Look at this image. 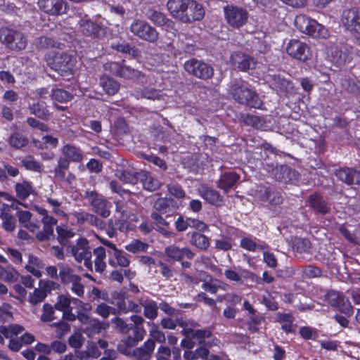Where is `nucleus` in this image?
Listing matches in <instances>:
<instances>
[{
    "instance_id": "nucleus-1",
    "label": "nucleus",
    "mask_w": 360,
    "mask_h": 360,
    "mask_svg": "<svg viewBox=\"0 0 360 360\" xmlns=\"http://www.w3.org/2000/svg\"><path fill=\"white\" fill-rule=\"evenodd\" d=\"M230 94L238 103L250 108H261L262 101L250 85L243 80H236L231 84Z\"/></svg>"
},
{
    "instance_id": "nucleus-2",
    "label": "nucleus",
    "mask_w": 360,
    "mask_h": 360,
    "mask_svg": "<svg viewBox=\"0 0 360 360\" xmlns=\"http://www.w3.org/2000/svg\"><path fill=\"white\" fill-rule=\"evenodd\" d=\"M0 43L9 51L20 52L26 49L27 39L20 30L3 26L0 28Z\"/></svg>"
},
{
    "instance_id": "nucleus-3",
    "label": "nucleus",
    "mask_w": 360,
    "mask_h": 360,
    "mask_svg": "<svg viewBox=\"0 0 360 360\" xmlns=\"http://www.w3.org/2000/svg\"><path fill=\"white\" fill-rule=\"evenodd\" d=\"M294 22L300 32L314 38L326 39L329 36L328 30L323 25L306 15H297Z\"/></svg>"
},
{
    "instance_id": "nucleus-4",
    "label": "nucleus",
    "mask_w": 360,
    "mask_h": 360,
    "mask_svg": "<svg viewBox=\"0 0 360 360\" xmlns=\"http://www.w3.org/2000/svg\"><path fill=\"white\" fill-rule=\"evenodd\" d=\"M164 255L167 262L172 264L176 262H180L184 269H190L192 266L191 262L186 261L184 259L192 260L195 256L190 248L186 246L180 248L175 244L167 246L164 250Z\"/></svg>"
},
{
    "instance_id": "nucleus-5",
    "label": "nucleus",
    "mask_w": 360,
    "mask_h": 360,
    "mask_svg": "<svg viewBox=\"0 0 360 360\" xmlns=\"http://www.w3.org/2000/svg\"><path fill=\"white\" fill-rule=\"evenodd\" d=\"M223 12L226 22L232 29L240 30L248 21V11L243 6L228 4L223 7Z\"/></svg>"
},
{
    "instance_id": "nucleus-6",
    "label": "nucleus",
    "mask_w": 360,
    "mask_h": 360,
    "mask_svg": "<svg viewBox=\"0 0 360 360\" xmlns=\"http://www.w3.org/2000/svg\"><path fill=\"white\" fill-rule=\"evenodd\" d=\"M58 276L60 281L63 285H69L71 284L72 292L78 297H82L84 294V287L82 283V278L80 276L75 273V270L68 264L59 263Z\"/></svg>"
},
{
    "instance_id": "nucleus-7",
    "label": "nucleus",
    "mask_w": 360,
    "mask_h": 360,
    "mask_svg": "<svg viewBox=\"0 0 360 360\" xmlns=\"http://www.w3.org/2000/svg\"><path fill=\"white\" fill-rule=\"evenodd\" d=\"M103 70L110 75L127 80H134L141 76V72L125 64V60L108 61L103 64Z\"/></svg>"
},
{
    "instance_id": "nucleus-8",
    "label": "nucleus",
    "mask_w": 360,
    "mask_h": 360,
    "mask_svg": "<svg viewBox=\"0 0 360 360\" xmlns=\"http://www.w3.org/2000/svg\"><path fill=\"white\" fill-rule=\"evenodd\" d=\"M131 32L149 43H155L159 38L157 30L145 20L135 19L130 25Z\"/></svg>"
},
{
    "instance_id": "nucleus-9",
    "label": "nucleus",
    "mask_w": 360,
    "mask_h": 360,
    "mask_svg": "<svg viewBox=\"0 0 360 360\" xmlns=\"http://www.w3.org/2000/svg\"><path fill=\"white\" fill-rule=\"evenodd\" d=\"M184 68L190 75L203 80L212 78L214 75L212 66L196 58L186 60L184 64Z\"/></svg>"
},
{
    "instance_id": "nucleus-10",
    "label": "nucleus",
    "mask_w": 360,
    "mask_h": 360,
    "mask_svg": "<svg viewBox=\"0 0 360 360\" xmlns=\"http://www.w3.org/2000/svg\"><path fill=\"white\" fill-rule=\"evenodd\" d=\"M70 252L78 262L84 261V266L90 271L93 270L91 260V251L88 240L85 238H79L75 245L70 246Z\"/></svg>"
},
{
    "instance_id": "nucleus-11",
    "label": "nucleus",
    "mask_w": 360,
    "mask_h": 360,
    "mask_svg": "<svg viewBox=\"0 0 360 360\" xmlns=\"http://www.w3.org/2000/svg\"><path fill=\"white\" fill-rule=\"evenodd\" d=\"M79 31L85 37L99 39L106 34V28L101 23L93 21L86 15L78 21Z\"/></svg>"
},
{
    "instance_id": "nucleus-12",
    "label": "nucleus",
    "mask_w": 360,
    "mask_h": 360,
    "mask_svg": "<svg viewBox=\"0 0 360 360\" xmlns=\"http://www.w3.org/2000/svg\"><path fill=\"white\" fill-rule=\"evenodd\" d=\"M324 297L330 307L336 309L341 313L350 314L353 312L351 302L342 292L329 290L325 294Z\"/></svg>"
},
{
    "instance_id": "nucleus-13",
    "label": "nucleus",
    "mask_w": 360,
    "mask_h": 360,
    "mask_svg": "<svg viewBox=\"0 0 360 360\" xmlns=\"http://www.w3.org/2000/svg\"><path fill=\"white\" fill-rule=\"evenodd\" d=\"M84 198L86 199L92 207L94 212L107 218L110 214L111 205L105 198L95 191H86Z\"/></svg>"
},
{
    "instance_id": "nucleus-14",
    "label": "nucleus",
    "mask_w": 360,
    "mask_h": 360,
    "mask_svg": "<svg viewBox=\"0 0 360 360\" xmlns=\"http://www.w3.org/2000/svg\"><path fill=\"white\" fill-rule=\"evenodd\" d=\"M344 27L352 34L360 36V8L345 9L341 15Z\"/></svg>"
},
{
    "instance_id": "nucleus-15",
    "label": "nucleus",
    "mask_w": 360,
    "mask_h": 360,
    "mask_svg": "<svg viewBox=\"0 0 360 360\" xmlns=\"http://www.w3.org/2000/svg\"><path fill=\"white\" fill-rule=\"evenodd\" d=\"M182 332L186 338L196 340L198 345L200 346L212 347L217 345L218 340L215 338L210 340L206 341V339H209L212 337V331L210 328L203 329L184 328Z\"/></svg>"
},
{
    "instance_id": "nucleus-16",
    "label": "nucleus",
    "mask_w": 360,
    "mask_h": 360,
    "mask_svg": "<svg viewBox=\"0 0 360 360\" xmlns=\"http://www.w3.org/2000/svg\"><path fill=\"white\" fill-rule=\"evenodd\" d=\"M287 53L292 58L306 62L311 59L312 55L309 46L299 39H290L286 46Z\"/></svg>"
},
{
    "instance_id": "nucleus-17",
    "label": "nucleus",
    "mask_w": 360,
    "mask_h": 360,
    "mask_svg": "<svg viewBox=\"0 0 360 360\" xmlns=\"http://www.w3.org/2000/svg\"><path fill=\"white\" fill-rule=\"evenodd\" d=\"M22 205L18 200H14L11 205L3 203L1 207L0 217L2 219V227L7 231L12 232L16 226V219L14 211Z\"/></svg>"
},
{
    "instance_id": "nucleus-18",
    "label": "nucleus",
    "mask_w": 360,
    "mask_h": 360,
    "mask_svg": "<svg viewBox=\"0 0 360 360\" xmlns=\"http://www.w3.org/2000/svg\"><path fill=\"white\" fill-rule=\"evenodd\" d=\"M72 61V58L70 55L62 52L56 53L52 58H49L47 63L51 69L63 75L72 71L73 66Z\"/></svg>"
},
{
    "instance_id": "nucleus-19",
    "label": "nucleus",
    "mask_w": 360,
    "mask_h": 360,
    "mask_svg": "<svg viewBox=\"0 0 360 360\" xmlns=\"http://www.w3.org/2000/svg\"><path fill=\"white\" fill-rule=\"evenodd\" d=\"M39 10L51 16H58L66 13L67 3L64 0H38Z\"/></svg>"
},
{
    "instance_id": "nucleus-20",
    "label": "nucleus",
    "mask_w": 360,
    "mask_h": 360,
    "mask_svg": "<svg viewBox=\"0 0 360 360\" xmlns=\"http://www.w3.org/2000/svg\"><path fill=\"white\" fill-rule=\"evenodd\" d=\"M131 333L132 335H129L122 340V344H120L117 347L119 352L123 354H130L131 347L143 340L146 331L142 327H134L131 328Z\"/></svg>"
},
{
    "instance_id": "nucleus-21",
    "label": "nucleus",
    "mask_w": 360,
    "mask_h": 360,
    "mask_svg": "<svg viewBox=\"0 0 360 360\" xmlns=\"http://www.w3.org/2000/svg\"><path fill=\"white\" fill-rule=\"evenodd\" d=\"M188 5L181 22L190 24L196 21H201L205 14L203 6L196 0H189Z\"/></svg>"
},
{
    "instance_id": "nucleus-22",
    "label": "nucleus",
    "mask_w": 360,
    "mask_h": 360,
    "mask_svg": "<svg viewBox=\"0 0 360 360\" xmlns=\"http://www.w3.org/2000/svg\"><path fill=\"white\" fill-rule=\"evenodd\" d=\"M309 207L316 214L325 215L330 212V204L320 193H314L309 195L307 198Z\"/></svg>"
},
{
    "instance_id": "nucleus-23",
    "label": "nucleus",
    "mask_w": 360,
    "mask_h": 360,
    "mask_svg": "<svg viewBox=\"0 0 360 360\" xmlns=\"http://www.w3.org/2000/svg\"><path fill=\"white\" fill-rule=\"evenodd\" d=\"M230 63L234 68H237L243 72L254 69L256 65V62L252 56L241 51H233L231 53Z\"/></svg>"
},
{
    "instance_id": "nucleus-24",
    "label": "nucleus",
    "mask_w": 360,
    "mask_h": 360,
    "mask_svg": "<svg viewBox=\"0 0 360 360\" xmlns=\"http://www.w3.org/2000/svg\"><path fill=\"white\" fill-rule=\"evenodd\" d=\"M338 180L347 185L360 184V171L348 167L336 169L334 172Z\"/></svg>"
},
{
    "instance_id": "nucleus-25",
    "label": "nucleus",
    "mask_w": 360,
    "mask_h": 360,
    "mask_svg": "<svg viewBox=\"0 0 360 360\" xmlns=\"http://www.w3.org/2000/svg\"><path fill=\"white\" fill-rule=\"evenodd\" d=\"M60 152L63 157L62 159H67L68 163H80L84 158V153L82 149L73 143H66L63 146Z\"/></svg>"
},
{
    "instance_id": "nucleus-26",
    "label": "nucleus",
    "mask_w": 360,
    "mask_h": 360,
    "mask_svg": "<svg viewBox=\"0 0 360 360\" xmlns=\"http://www.w3.org/2000/svg\"><path fill=\"white\" fill-rule=\"evenodd\" d=\"M274 176L278 181L288 184L297 181L300 174L288 165H281L274 170Z\"/></svg>"
},
{
    "instance_id": "nucleus-27",
    "label": "nucleus",
    "mask_w": 360,
    "mask_h": 360,
    "mask_svg": "<svg viewBox=\"0 0 360 360\" xmlns=\"http://www.w3.org/2000/svg\"><path fill=\"white\" fill-rule=\"evenodd\" d=\"M198 192L202 198L212 205L220 207L224 202V196L212 187L202 186Z\"/></svg>"
},
{
    "instance_id": "nucleus-28",
    "label": "nucleus",
    "mask_w": 360,
    "mask_h": 360,
    "mask_svg": "<svg viewBox=\"0 0 360 360\" xmlns=\"http://www.w3.org/2000/svg\"><path fill=\"white\" fill-rule=\"evenodd\" d=\"M34 349L44 354L49 355L52 353L63 354L67 350L65 342L60 340H53L50 344L43 342H37L34 347Z\"/></svg>"
},
{
    "instance_id": "nucleus-29",
    "label": "nucleus",
    "mask_w": 360,
    "mask_h": 360,
    "mask_svg": "<svg viewBox=\"0 0 360 360\" xmlns=\"http://www.w3.org/2000/svg\"><path fill=\"white\" fill-rule=\"evenodd\" d=\"M164 215L158 213H151L150 217L153 220L157 228L155 230L159 232L163 237L166 238H174L176 236V233L169 230L170 223L167 221Z\"/></svg>"
},
{
    "instance_id": "nucleus-30",
    "label": "nucleus",
    "mask_w": 360,
    "mask_h": 360,
    "mask_svg": "<svg viewBox=\"0 0 360 360\" xmlns=\"http://www.w3.org/2000/svg\"><path fill=\"white\" fill-rule=\"evenodd\" d=\"M188 4L189 0H168L167 7L173 18L182 22Z\"/></svg>"
},
{
    "instance_id": "nucleus-31",
    "label": "nucleus",
    "mask_w": 360,
    "mask_h": 360,
    "mask_svg": "<svg viewBox=\"0 0 360 360\" xmlns=\"http://www.w3.org/2000/svg\"><path fill=\"white\" fill-rule=\"evenodd\" d=\"M146 16L152 22L157 25L158 26H167V27H172L174 25V22L167 18L164 13L156 10L154 8H148L146 12Z\"/></svg>"
},
{
    "instance_id": "nucleus-32",
    "label": "nucleus",
    "mask_w": 360,
    "mask_h": 360,
    "mask_svg": "<svg viewBox=\"0 0 360 360\" xmlns=\"http://www.w3.org/2000/svg\"><path fill=\"white\" fill-rule=\"evenodd\" d=\"M240 179V174L236 172H225L219 176L218 187L227 192L237 184Z\"/></svg>"
},
{
    "instance_id": "nucleus-33",
    "label": "nucleus",
    "mask_w": 360,
    "mask_h": 360,
    "mask_svg": "<svg viewBox=\"0 0 360 360\" xmlns=\"http://www.w3.org/2000/svg\"><path fill=\"white\" fill-rule=\"evenodd\" d=\"M155 342L152 339H148L143 345L135 348L132 352L133 356L137 360H149L154 352Z\"/></svg>"
},
{
    "instance_id": "nucleus-34",
    "label": "nucleus",
    "mask_w": 360,
    "mask_h": 360,
    "mask_svg": "<svg viewBox=\"0 0 360 360\" xmlns=\"http://www.w3.org/2000/svg\"><path fill=\"white\" fill-rule=\"evenodd\" d=\"M189 243L201 251H206L210 245V238L200 232H188Z\"/></svg>"
},
{
    "instance_id": "nucleus-35",
    "label": "nucleus",
    "mask_w": 360,
    "mask_h": 360,
    "mask_svg": "<svg viewBox=\"0 0 360 360\" xmlns=\"http://www.w3.org/2000/svg\"><path fill=\"white\" fill-rule=\"evenodd\" d=\"M99 84L105 93L110 96L116 94L120 87V82L105 73L100 76Z\"/></svg>"
},
{
    "instance_id": "nucleus-36",
    "label": "nucleus",
    "mask_w": 360,
    "mask_h": 360,
    "mask_svg": "<svg viewBox=\"0 0 360 360\" xmlns=\"http://www.w3.org/2000/svg\"><path fill=\"white\" fill-rule=\"evenodd\" d=\"M271 85L279 94H286L290 92L293 87L290 80L279 75L271 76Z\"/></svg>"
},
{
    "instance_id": "nucleus-37",
    "label": "nucleus",
    "mask_w": 360,
    "mask_h": 360,
    "mask_svg": "<svg viewBox=\"0 0 360 360\" xmlns=\"http://www.w3.org/2000/svg\"><path fill=\"white\" fill-rule=\"evenodd\" d=\"M28 109L32 115L42 120H48L50 112L44 101L34 102L29 105Z\"/></svg>"
},
{
    "instance_id": "nucleus-38",
    "label": "nucleus",
    "mask_w": 360,
    "mask_h": 360,
    "mask_svg": "<svg viewBox=\"0 0 360 360\" xmlns=\"http://www.w3.org/2000/svg\"><path fill=\"white\" fill-rule=\"evenodd\" d=\"M58 242L63 247L70 248L71 246L70 240L75 236L76 233L71 229L67 226H57L56 228Z\"/></svg>"
},
{
    "instance_id": "nucleus-39",
    "label": "nucleus",
    "mask_w": 360,
    "mask_h": 360,
    "mask_svg": "<svg viewBox=\"0 0 360 360\" xmlns=\"http://www.w3.org/2000/svg\"><path fill=\"white\" fill-rule=\"evenodd\" d=\"M140 180L145 190L155 191L160 188L161 183L158 179L153 177L150 172L141 171Z\"/></svg>"
},
{
    "instance_id": "nucleus-40",
    "label": "nucleus",
    "mask_w": 360,
    "mask_h": 360,
    "mask_svg": "<svg viewBox=\"0 0 360 360\" xmlns=\"http://www.w3.org/2000/svg\"><path fill=\"white\" fill-rule=\"evenodd\" d=\"M294 321L295 318L291 313H278L277 314V321L281 323V329L287 334L295 333Z\"/></svg>"
},
{
    "instance_id": "nucleus-41",
    "label": "nucleus",
    "mask_w": 360,
    "mask_h": 360,
    "mask_svg": "<svg viewBox=\"0 0 360 360\" xmlns=\"http://www.w3.org/2000/svg\"><path fill=\"white\" fill-rule=\"evenodd\" d=\"M260 199L263 202H269L271 205H278L283 202V197L280 191L271 187L266 188L262 193Z\"/></svg>"
},
{
    "instance_id": "nucleus-42",
    "label": "nucleus",
    "mask_w": 360,
    "mask_h": 360,
    "mask_svg": "<svg viewBox=\"0 0 360 360\" xmlns=\"http://www.w3.org/2000/svg\"><path fill=\"white\" fill-rule=\"evenodd\" d=\"M15 191L18 199L25 200L34 192V189L30 181H23L15 184Z\"/></svg>"
},
{
    "instance_id": "nucleus-43",
    "label": "nucleus",
    "mask_w": 360,
    "mask_h": 360,
    "mask_svg": "<svg viewBox=\"0 0 360 360\" xmlns=\"http://www.w3.org/2000/svg\"><path fill=\"white\" fill-rule=\"evenodd\" d=\"M114 259L110 257L108 259V264L110 266L115 268L117 266L122 267H128L130 264V260L124 255L122 250L117 249L111 255Z\"/></svg>"
},
{
    "instance_id": "nucleus-44",
    "label": "nucleus",
    "mask_w": 360,
    "mask_h": 360,
    "mask_svg": "<svg viewBox=\"0 0 360 360\" xmlns=\"http://www.w3.org/2000/svg\"><path fill=\"white\" fill-rule=\"evenodd\" d=\"M111 47L112 49L118 52L127 53L131 56L133 58H138L141 56L140 50L134 46H131L127 42L112 44Z\"/></svg>"
},
{
    "instance_id": "nucleus-45",
    "label": "nucleus",
    "mask_w": 360,
    "mask_h": 360,
    "mask_svg": "<svg viewBox=\"0 0 360 360\" xmlns=\"http://www.w3.org/2000/svg\"><path fill=\"white\" fill-rule=\"evenodd\" d=\"M8 144L15 149H21L29 143L28 138L19 131H15L8 138Z\"/></svg>"
},
{
    "instance_id": "nucleus-46",
    "label": "nucleus",
    "mask_w": 360,
    "mask_h": 360,
    "mask_svg": "<svg viewBox=\"0 0 360 360\" xmlns=\"http://www.w3.org/2000/svg\"><path fill=\"white\" fill-rule=\"evenodd\" d=\"M94 254L96 256L94 264L95 270L97 272L102 273L106 268V264L104 261L106 257V251L103 247L99 246L94 250Z\"/></svg>"
},
{
    "instance_id": "nucleus-47",
    "label": "nucleus",
    "mask_w": 360,
    "mask_h": 360,
    "mask_svg": "<svg viewBox=\"0 0 360 360\" xmlns=\"http://www.w3.org/2000/svg\"><path fill=\"white\" fill-rule=\"evenodd\" d=\"M70 165V164L68 163L67 159H62V158H60L53 169L54 177L58 181H64L65 179V175L69 170Z\"/></svg>"
},
{
    "instance_id": "nucleus-48",
    "label": "nucleus",
    "mask_w": 360,
    "mask_h": 360,
    "mask_svg": "<svg viewBox=\"0 0 360 360\" xmlns=\"http://www.w3.org/2000/svg\"><path fill=\"white\" fill-rule=\"evenodd\" d=\"M21 166L27 170L34 172H41L43 170V165L35 160L34 156L28 155L20 160Z\"/></svg>"
},
{
    "instance_id": "nucleus-49",
    "label": "nucleus",
    "mask_w": 360,
    "mask_h": 360,
    "mask_svg": "<svg viewBox=\"0 0 360 360\" xmlns=\"http://www.w3.org/2000/svg\"><path fill=\"white\" fill-rule=\"evenodd\" d=\"M328 56L331 61L337 65L344 64L347 58V53L342 51L338 46H331L328 50Z\"/></svg>"
},
{
    "instance_id": "nucleus-50",
    "label": "nucleus",
    "mask_w": 360,
    "mask_h": 360,
    "mask_svg": "<svg viewBox=\"0 0 360 360\" xmlns=\"http://www.w3.org/2000/svg\"><path fill=\"white\" fill-rule=\"evenodd\" d=\"M72 301L74 303H77L78 302H82V301L77 298H72L70 296L59 295L57 297V301L54 304V308L56 309V310L60 311H65L71 307L70 304Z\"/></svg>"
},
{
    "instance_id": "nucleus-51",
    "label": "nucleus",
    "mask_w": 360,
    "mask_h": 360,
    "mask_svg": "<svg viewBox=\"0 0 360 360\" xmlns=\"http://www.w3.org/2000/svg\"><path fill=\"white\" fill-rule=\"evenodd\" d=\"M265 321V318L260 314L250 315L247 321L248 329L252 333L259 330L260 326Z\"/></svg>"
},
{
    "instance_id": "nucleus-52",
    "label": "nucleus",
    "mask_w": 360,
    "mask_h": 360,
    "mask_svg": "<svg viewBox=\"0 0 360 360\" xmlns=\"http://www.w3.org/2000/svg\"><path fill=\"white\" fill-rule=\"evenodd\" d=\"M240 246L244 250L250 252H255L258 250H264L266 249V245L264 244H257L255 241L250 237H243L240 242Z\"/></svg>"
},
{
    "instance_id": "nucleus-53",
    "label": "nucleus",
    "mask_w": 360,
    "mask_h": 360,
    "mask_svg": "<svg viewBox=\"0 0 360 360\" xmlns=\"http://www.w3.org/2000/svg\"><path fill=\"white\" fill-rule=\"evenodd\" d=\"M51 96L53 100L60 103H67L73 98V95L63 89H53Z\"/></svg>"
},
{
    "instance_id": "nucleus-54",
    "label": "nucleus",
    "mask_w": 360,
    "mask_h": 360,
    "mask_svg": "<svg viewBox=\"0 0 360 360\" xmlns=\"http://www.w3.org/2000/svg\"><path fill=\"white\" fill-rule=\"evenodd\" d=\"M141 172H132L130 170H123L120 174V179L126 184L132 185L136 184L140 180Z\"/></svg>"
},
{
    "instance_id": "nucleus-55",
    "label": "nucleus",
    "mask_w": 360,
    "mask_h": 360,
    "mask_svg": "<svg viewBox=\"0 0 360 360\" xmlns=\"http://www.w3.org/2000/svg\"><path fill=\"white\" fill-rule=\"evenodd\" d=\"M293 248L299 253H309L311 249V243L307 238H296L293 242Z\"/></svg>"
},
{
    "instance_id": "nucleus-56",
    "label": "nucleus",
    "mask_w": 360,
    "mask_h": 360,
    "mask_svg": "<svg viewBox=\"0 0 360 360\" xmlns=\"http://www.w3.org/2000/svg\"><path fill=\"white\" fill-rule=\"evenodd\" d=\"M148 245L146 243L139 240H134L130 243L126 245L124 248L129 252L136 254L140 252H146L148 249Z\"/></svg>"
},
{
    "instance_id": "nucleus-57",
    "label": "nucleus",
    "mask_w": 360,
    "mask_h": 360,
    "mask_svg": "<svg viewBox=\"0 0 360 360\" xmlns=\"http://www.w3.org/2000/svg\"><path fill=\"white\" fill-rule=\"evenodd\" d=\"M143 314L144 316L150 319H155L158 314V306L154 300H150L143 305Z\"/></svg>"
},
{
    "instance_id": "nucleus-58",
    "label": "nucleus",
    "mask_w": 360,
    "mask_h": 360,
    "mask_svg": "<svg viewBox=\"0 0 360 360\" xmlns=\"http://www.w3.org/2000/svg\"><path fill=\"white\" fill-rule=\"evenodd\" d=\"M54 226L55 225L43 224V229L38 231L36 234L37 240L39 241H45L51 239V238H54Z\"/></svg>"
},
{
    "instance_id": "nucleus-59",
    "label": "nucleus",
    "mask_w": 360,
    "mask_h": 360,
    "mask_svg": "<svg viewBox=\"0 0 360 360\" xmlns=\"http://www.w3.org/2000/svg\"><path fill=\"white\" fill-rule=\"evenodd\" d=\"M46 297L47 294L39 287V288H35L33 292L30 293L28 302L32 305H37L42 302Z\"/></svg>"
},
{
    "instance_id": "nucleus-60",
    "label": "nucleus",
    "mask_w": 360,
    "mask_h": 360,
    "mask_svg": "<svg viewBox=\"0 0 360 360\" xmlns=\"http://www.w3.org/2000/svg\"><path fill=\"white\" fill-rule=\"evenodd\" d=\"M55 308L51 304L44 303L42 307L41 321L43 322H51L56 319L55 316Z\"/></svg>"
},
{
    "instance_id": "nucleus-61",
    "label": "nucleus",
    "mask_w": 360,
    "mask_h": 360,
    "mask_svg": "<svg viewBox=\"0 0 360 360\" xmlns=\"http://www.w3.org/2000/svg\"><path fill=\"white\" fill-rule=\"evenodd\" d=\"M142 157L145 160L158 167L162 171H166L168 167L166 162L156 155L152 153L142 154Z\"/></svg>"
},
{
    "instance_id": "nucleus-62",
    "label": "nucleus",
    "mask_w": 360,
    "mask_h": 360,
    "mask_svg": "<svg viewBox=\"0 0 360 360\" xmlns=\"http://www.w3.org/2000/svg\"><path fill=\"white\" fill-rule=\"evenodd\" d=\"M117 307L120 311L126 313L129 311H134V312H140L141 310V307L136 304V302L129 300L128 301V306L127 307L125 301L124 299L120 300L117 302Z\"/></svg>"
},
{
    "instance_id": "nucleus-63",
    "label": "nucleus",
    "mask_w": 360,
    "mask_h": 360,
    "mask_svg": "<svg viewBox=\"0 0 360 360\" xmlns=\"http://www.w3.org/2000/svg\"><path fill=\"white\" fill-rule=\"evenodd\" d=\"M88 213L82 210L73 211L69 213L68 219L75 221L76 224L80 227L86 224Z\"/></svg>"
},
{
    "instance_id": "nucleus-64",
    "label": "nucleus",
    "mask_w": 360,
    "mask_h": 360,
    "mask_svg": "<svg viewBox=\"0 0 360 360\" xmlns=\"http://www.w3.org/2000/svg\"><path fill=\"white\" fill-rule=\"evenodd\" d=\"M299 334L304 340H315L318 337V331L316 328L310 326H302L299 329Z\"/></svg>"
}]
</instances>
